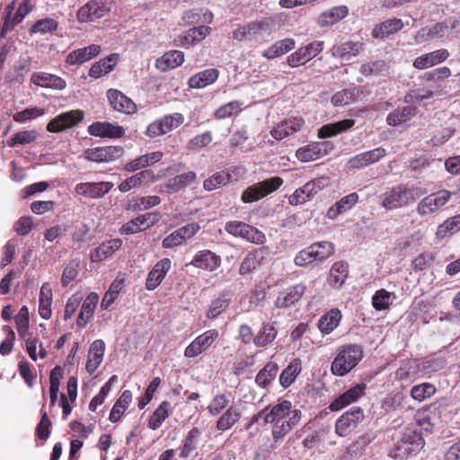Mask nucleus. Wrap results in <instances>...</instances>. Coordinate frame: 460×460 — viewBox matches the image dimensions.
Instances as JSON below:
<instances>
[{"label": "nucleus", "mask_w": 460, "mask_h": 460, "mask_svg": "<svg viewBox=\"0 0 460 460\" xmlns=\"http://www.w3.org/2000/svg\"><path fill=\"white\" fill-rule=\"evenodd\" d=\"M158 221V217L154 213H146L128 221L119 230L122 234H132L144 231L154 226Z\"/></svg>", "instance_id": "17"}, {"label": "nucleus", "mask_w": 460, "mask_h": 460, "mask_svg": "<svg viewBox=\"0 0 460 460\" xmlns=\"http://www.w3.org/2000/svg\"><path fill=\"white\" fill-rule=\"evenodd\" d=\"M449 57L446 49H437L417 57L413 61V67L424 70L444 62Z\"/></svg>", "instance_id": "22"}, {"label": "nucleus", "mask_w": 460, "mask_h": 460, "mask_svg": "<svg viewBox=\"0 0 460 460\" xmlns=\"http://www.w3.org/2000/svg\"><path fill=\"white\" fill-rule=\"evenodd\" d=\"M119 56L111 54L109 57L95 62L89 70V75L93 78H100L109 74L116 66Z\"/></svg>", "instance_id": "40"}, {"label": "nucleus", "mask_w": 460, "mask_h": 460, "mask_svg": "<svg viewBox=\"0 0 460 460\" xmlns=\"http://www.w3.org/2000/svg\"><path fill=\"white\" fill-rule=\"evenodd\" d=\"M348 13L349 8L346 5L334 6L322 13L317 17L316 23L320 27L332 26L345 18Z\"/></svg>", "instance_id": "28"}, {"label": "nucleus", "mask_w": 460, "mask_h": 460, "mask_svg": "<svg viewBox=\"0 0 460 460\" xmlns=\"http://www.w3.org/2000/svg\"><path fill=\"white\" fill-rule=\"evenodd\" d=\"M395 295L385 289L377 290L372 297V305L377 311H382L389 308Z\"/></svg>", "instance_id": "57"}, {"label": "nucleus", "mask_w": 460, "mask_h": 460, "mask_svg": "<svg viewBox=\"0 0 460 460\" xmlns=\"http://www.w3.org/2000/svg\"><path fill=\"white\" fill-rule=\"evenodd\" d=\"M452 193L447 190L433 192L422 198L416 206V213L425 219L433 218L451 199Z\"/></svg>", "instance_id": "5"}, {"label": "nucleus", "mask_w": 460, "mask_h": 460, "mask_svg": "<svg viewBox=\"0 0 460 460\" xmlns=\"http://www.w3.org/2000/svg\"><path fill=\"white\" fill-rule=\"evenodd\" d=\"M105 352V343L102 340H95L90 346L86 362V371L93 374L101 365Z\"/></svg>", "instance_id": "26"}, {"label": "nucleus", "mask_w": 460, "mask_h": 460, "mask_svg": "<svg viewBox=\"0 0 460 460\" xmlns=\"http://www.w3.org/2000/svg\"><path fill=\"white\" fill-rule=\"evenodd\" d=\"M15 8V1H12L5 8V15L4 24L0 31V37L4 38L7 32L12 31L19 24L31 11L30 0H22L19 7L12 17V13Z\"/></svg>", "instance_id": "9"}, {"label": "nucleus", "mask_w": 460, "mask_h": 460, "mask_svg": "<svg viewBox=\"0 0 460 460\" xmlns=\"http://www.w3.org/2000/svg\"><path fill=\"white\" fill-rule=\"evenodd\" d=\"M305 291V286L297 284L288 288L285 292L279 295L276 300V306L279 308H286L297 302Z\"/></svg>", "instance_id": "31"}, {"label": "nucleus", "mask_w": 460, "mask_h": 460, "mask_svg": "<svg viewBox=\"0 0 460 460\" xmlns=\"http://www.w3.org/2000/svg\"><path fill=\"white\" fill-rule=\"evenodd\" d=\"M100 51L101 47L99 45L92 44L88 47L78 49L70 52L67 55L66 61L71 66L81 65L96 57Z\"/></svg>", "instance_id": "29"}, {"label": "nucleus", "mask_w": 460, "mask_h": 460, "mask_svg": "<svg viewBox=\"0 0 460 460\" xmlns=\"http://www.w3.org/2000/svg\"><path fill=\"white\" fill-rule=\"evenodd\" d=\"M230 181V175L225 172H218L208 178L203 182L206 190L211 191Z\"/></svg>", "instance_id": "63"}, {"label": "nucleus", "mask_w": 460, "mask_h": 460, "mask_svg": "<svg viewBox=\"0 0 460 460\" xmlns=\"http://www.w3.org/2000/svg\"><path fill=\"white\" fill-rule=\"evenodd\" d=\"M218 75L217 69L208 68L192 75L189 79L188 84L190 88L201 89L216 82Z\"/></svg>", "instance_id": "34"}, {"label": "nucleus", "mask_w": 460, "mask_h": 460, "mask_svg": "<svg viewBox=\"0 0 460 460\" xmlns=\"http://www.w3.org/2000/svg\"><path fill=\"white\" fill-rule=\"evenodd\" d=\"M210 30V27L208 26L193 27L179 35L175 40L178 45L186 48L203 40L209 34Z\"/></svg>", "instance_id": "27"}, {"label": "nucleus", "mask_w": 460, "mask_h": 460, "mask_svg": "<svg viewBox=\"0 0 460 460\" xmlns=\"http://www.w3.org/2000/svg\"><path fill=\"white\" fill-rule=\"evenodd\" d=\"M427 193L426 189L417 183H400L379 195L380 207L394 210L408 207Z\"/></svg>", "instance_id": "2"}, {"label": "nucleus", "mask_w": 460, "mask_h": 460, "mask_svg": "<svg viewBox=\"0 0 460 460\" xmlns=\"http://www.w3.org/2000/svg\"><path fill=\"white\" fill-rule=\"evenodd\" d=\"M218 338V332L215 329L206 331L195 338L184 350L186 358H195L206 351Z\"/></svg>", "instance_id": "14"}, {"label": "nucleus", "mask_w": 460, "mask_h": 460, "mask_svg": "<svg viewBox=\"0 0 460 460\" xmlns=\"http://www.w3.org/2000/svg\"><path fill=\"white\" fill-rule=\"evenodd\" d=\"M113 187L109 181L81 182L75 185V192L88 199H99L107 194Z\"/></svg>", "instance_id": "16"}, {"label": "nucleus", "mask_w": 460, "mask_h": 460, "mask_svg": "<svg viewBox=\"0 0 460 460\" xmlns=\"http://www.w3.org/2000/svg\"><path fill=\"white\" fill-rule=\"evenodd\" d=\"M274 26L272 18H262L239 26L232 32L233 39L242 40H259L264 34H270Z\"/></svg>", "instance_id": "6"}, {"label": "nucleus", "mask_w": 460, "mask_h": 460, "mask_svg": "<svg viewBox=\"0 0 460 460\" xmlns=\"http://www.w3.org/2000/svg\"><path fill=\"white\" fill-rule=\"evenodd\" d=\"M38 137V132L34 129L23 130L15 133L8 141V146L13 147L18 145H27L33 142Z\"/></svg>", "instance_id": "62"}, {"label": "nucleus", "mask_w": 460, "mask_h": 460, "mask_svg": "<svg viewBox=\"0 0 460 460\" xmlns=\"http://www.w3.org/2000/svg\"><path fill=\"white\" fill-rule=\"evenodd\" d=\"M347 276V265L341 261L335 262L330 270V284L335 288H340L344 283Z\"/></svg>", "instance_id": "55"}, {"label": "nucleus", "mask_w": 460, "mask_h": 460, "mask_svg": "<svg viewBox=\"0 0 460 460\" xmlns=\"http://www.w3.org/2000/svg\"><path fill=\"white\" fill-rule=\"evenodd\" d=\"M184 61V54L180 50H171L156 60V67L167 71L180 66Z\"/></svg>", "instance_id": "37"}, {"label": "nucleus", "mask_w": 460, "mask_h": 460, "mask_svg": "<svg viewBox=\"0 0 460 460\" xmlns=\"http://www.w3.org/2000/svg\"><path fill=\"white\" fill-rule=\"evenodd\" d=\"M364 419L363 411L359 407H353L343 413L336 421V433L341 437L350 434Z\"/></svg>", "instance_id": "11"}, {"label": "nucleus", "mask_w": 460, "mask_h": 460, "mask_svg": "<svg viewBox=\"0 0 460 460\" xmlns=\"http://www.w3.org/2000/svg\"><path fill=\"white\" fill-rule=\"evenodd\" d=\"M122 155V149L117 146L90 148L84 151L86 160L96 163H108L118 159Z\"/></svg>", "instance_id": "18"}, {"label": "nucleus", "mask_w": 460, "mask_h": 460, "mask_svg": "<svg viewBox=\"0 0 460 460\" xmlns=\"http://www.w3.org/2000/svg\"><path fill=\"white\" fill-rule=\"evenodd\" d=\"M80 270V261L77 259L71 260L65 267L62 277L61 284L64 288L67 287L70 282L75 280Z\"/></svg>", "instance_id": "60"}, {"label": "nucleus", "mask_w": 460, "mask_h": 460, "mask_svg": "<svg viewBox=\"0 0 460 460\" xmlns=\"http://www.w3.org/2000/svg\"><path fill=\"white\" fill-rule=\"evenodd\" d=\"M121 244L122 241L120 239H111L102 243L91 252L90 259L93 262L102 261L118 251L121 247Z\"/></svg>", "instance_id": "32"}, {"label": "nucleus", "mask_w": 460, "mask_h": 460, "mask_svg": "<svg viewBox=\"0 0 460 460\" xmlns=\"http://www.w3.org/2000/svg\"><path fill=\"white\" fill-rule=\"evenodd\" d=\"M356 101L354 89H344L337 92L332 97V103L334 106H345Z\"/></svg>", "instance_id": "64"}, {"label": "nucleus", "mask_w": 460, "mask_h": 460, "mask_svg": "<svg viewBox=\"0 0 460 460\" xmlns=\"http://www.w3.org/2000/svg\"><path fill=\"white\" fill-rule=\"evenodd\" d=\"M460 231V214L448 217L442 224H440L436 231V237L438 239H444L451 236Z\"/></svg>", "instance_id": "47"}, {"label": "nucleus", "mask_w": 460, "mask_h": 460, "mask_svg": "<svg viewBox=\"0 0 460 460\" xmlns=\"http://www.w3.org/2000/svg\"><path fill=\"white\" fill-rule=\"evenodd\" d=\"M363 49L360 42L347 41L332 48V55L340 58L342 61H349Z\"/></svg>", "instance_id": "36"}, {"label": "nucleus", "mask_w": 460, "mask_h": 460, "mask_svg": "<svg viewBox=\"0 0 460 460\" xmlns=\"http://www.w3.org/2000/svg\"><path fill=\"white\" fill-rule=\"evenodd\" d=\"M110 11L105 0H91L81 6L77 12V19L80 22H93L106 15Z\"/></svg>", "instance_id": "13"}, {"label": "nucleus", "mask_w": 460, "mask_h": 460, "mask_svg": "<svg viewBox=\"0 0 460 460\" xmlns=\"http://www.w3.org/2000/svg\"><path fill=\"white\" fill-rule=\"evenodd\" d=\"M302 412L291 402L284 400L270 408L265 423L271 426L270 448L276 449L284 438L300 422Z\"/></svg>", "instance_id": "1"}, {"label": "nucleus", "mask_w": 460, "mask_h": 460, "mask_svg": "<svg viewBox=\"0 0 460 460\" xmlns=\"http://www.w3.org/2000/svg\"><path fill=\"white\" fill-rule=\"evenodd\" d=\"M362 358L363 350L359 345H342L336 349L331 371L334 376H344L359 363Z\"/></svg>", "instance_id": "3"}, {"label": "nucleus", "mask_w": 460, "mask_h": 460, "mask_svg": "<svg viewBox=\"0 0 460 460\" xmlns=\"http://www.w3.org/2000/svg\"><path fill=\"white\" fill-rule=\"evenodd\" d=\"M131 401V392L128 390H125L113 405L109 417L110 420L111 422H117L123 415L124 411L128 409Z\"/></svg>", "instance_id": "50"}, {"label": "nucleus", "mask_w": 460, "mask_h": 460, "mask_svg": "<svg viewBox=\"0 0 460 460\" xmlns=\"http://www.w3.org/2000/svg\"><path fill=\"white\" fill-rule=\"evenodd\" d=\"M84 111L81 110H73L63 112L52 119L47 125L49 132H61L72 128L81 122L84 119Z\"/></svg>", "instance_id": "12"}, {"label": "nucleus", "mask_w": 460, "mask_h": 460, "mask_svg": "<svg viewBox=\"0 0 460 460\" xmlns=\"http://www.w3.org/2000/svg\"><path fill=\"white\" fill-rule=\"evenodd\" d=\"M171 404L164 401L152 413L148 420V428L156 430L170 415Z\"/></svg>", "instance_id": "51"}, {"label": "nucleus", "mask_w": 460, "mask_h": 460, "mask_svg": "<svg viewBox=\"0 0 460 460\" xmlns=\"http://www.w3.org/2000/svg\"><path fill=\"white\" fill-rule=\"evenodd\" d=\"M283 184V179L275 176L254 183L246 188L241 196L243 203H252L277 190Z\"/></svg>", "instance_id": "7"}, {"label": "nucleus", "mask_w": 460, "mask_h": 460, "mask_svg": "<svg viewBox=\"0 0 460 460\" xmlns=\"http://www.w3.org/2000/svg\"><path fill=\"white\" fill-rule=\"evenodd\" d=\"M88 133L94 137L119 138L124 135L125 130L119 125L97 121L88 127Z\"/></svg>", "instance_id": "23"}, {"label": "nucleus", "mask_w": 460, "mask_h": 460, "mask_svg": "<svg viewBox=\"0 0 460 460\" xmlns=\"http://www.w3.org/2000/svg\"><path fill=\"white\" fill-rule=\"evenodd\" d=\"M163 157V153L156 151L150 154L141 155L135 160L126 164L125 170L128 172H136L146 166L153 165L159 162Z\"/></svg>", "instance_id": "42"}, {"label": "nucleus", "mask_w": 460, "mask_h": 460, "mask_svg": "<svg viewBox=\"0 0 460 460\" xmlns=\"http://www.w3.org/2000/svg\"><path fill=\"white\" fill-rule=\"evenodd\" d=\"M261 259L262 252L261 250L250 252L243 260L239 268V273L241 275H246L252 272L260 264Z\"/></svg>", "instance_id": "56"}, {"label": "nucleus", "mask_w": 460, "mask_h": 460, "mask_svg": "<svg viewBox=\"0 0 460 460\" xmlns=\"http://www.w3.org/2000/svg\"><path fill=\"white\" fill-rule=\"evenodd\" d=\"M242 417V409L238 405H231L217 420V429L226 431L231 429Z\"/></svg>", "instance_id": "38"}, {"label": "nucleus", "mask_w": 460, "mask_h": 460, "mask_svg": "<svg viewBox=\"0 0 460 460\" xmlns=\"http://www.w3.org/2000/svg\"><path fill=\"white\" fill-rule=\"evenodd\" d=\"M183 121L184 117L181 113L165 115L149 124L146 133L149 137H156L177 128Z\"/></svg>", "instance_id": "8"}, {"label": "nucleus", "mask_w": 460, "mask_h": 460, "mask_svg": "<svg viewBox=\"0 0 460 460\" xmlns=\"http://www.w3.org/2000/svg\"><path fill=\"white\" fill-rule=\"evenodd\" d=\"M311 252L315 261H323L334 253V245L331 242H317L310 246Z\"/></svg>", "instance_id": "53"}, {"label": "nucleus", "mask_w": 460, "mask_h": 460, "mask_svg": "<svg viewBox=\"0 0 460 460\" xmlns=\"http://www.w3.org/2000/svg\"><path fill=\"white\" fill-rule=\"evenodd\" d=\"M107 98L111 108L119 112L132 114L137 110L134 102L118 90H108Z\"/></svg>", "instance_id": "20"}, {"label": "nucleus", "mask_w": 460, "mask_h": 460, "mask_svg": "<svg viewBox=\"0 0 460 460\" xmlns=\"http://www.w3.org/2000/svg\"><path fill=\"white\" fill-rule=\"evenodd\" d=\"M402 27L403 22L401 19H387L375 26L372 31V36L376 39H384L399 31Z\"/></svg>", "instance_id": "33"}, {"label": "nucleus", "mask_w": 460, "mask_h": 460, "mask_svg": "<svg viewBox=\"0 0 460 460\" xmlns=\"http://www.w3.org/2000/svg\"><path fill=\"white\" fill-rule=\"evenodd\" d=\"M195 179L196 173L194 172H187L171 178L165 184L164 188L168 189L172 192H177L185 189L187 186L192 183Z\"/></svg>", "instance_id": "49"}, {"label": "nucleus", "mask_w": 460, "mask_h": 460, "mask_svg": "<svg viewBox=\"0 0 460 460\" xmlns=\"http://www.w3.org/2000/svg\"><path fill=\"white\" fill-rule=\"evenodd\" d=\"M415 108L411 106L399 107L388 114L386 122L390 126H400L406 123L415 115Z\"/></svg>", "instance_id": "43"}, {"label": "nucleus", "mask_w": 460, "mask_h": 460, "mask_svg": "<svg viewBox=\"0 0 460 460\" xmlns=\"http://www.w3.org/2000/svg\"><path fill=\"white\" fill-rule=\"evenodd\" d=\"M355 120L351 119H343L335 123L325 124L318 129L319 138H327L341 134L351 128Z\"/></svg>", "instance_id": "35"}, {"label": "nucleus", "mask_w": 460, "mask_h": 460, "mask_svg": "<svg viewBox=\"0 0 460 460\" xmlns=\"http://www.w3.org/2000/svg\"><path fill=\"white\" fill-rule=\"evenodd\" d=\"M331 147L330 142H312L296 152V158L301 162H311L317 160L328 154Z\"/></svg>", "instance_id": "15"}, {"label": "nucleus", "mask_w": 460, "mask_h": 460, "mask_svg": "<svg viewBox=\"0 0 460 460\" xmlns=\"http://www.w3.org/2000/svg\"><path fill=\"white\" fill-rule=\"evenodd\" d=\"M233 294L230 291H224L220 294L218 298L213 300L207 312V317L214 319L224 312L230 305Z\"/></svg>", "instance_id": "46"}, {"label": "nucleus", "mask_w": 460, "mask_h": 460, "mask_svg": "<svg viewBox=\"0 0 460 460\" xmlns=\"http://www.w3.org/2000/svg\"><path fill=\"white\" fill-rule=\"evenodd\" d=\"M302 370V363L298 358L293 359L288 367L282 371L279 376V383L287 388L296 380Z\"/></svg>", "instance_id": "48"}, {"label": "nucleus", "mask_w": 460, "mask_h": 460, "mask_svg": "<svg viewBox=\"0 0 460 460\" xmlns=\"http://www.w3.org/2000/svg\"><path fill=\"white\" fill-rule=\"evenodd\" d=\"M239 234L238 237L252 243L263 244L266 242V236L261 231L246 223H244L243 230Z\"/></svg>", "instance_id": "58"}, {"label": "nucleus", "mask_w": 460, "mask_h": 460, "mask_svg": "<svg viewBox=\"0 0 460 460\" xmlns=\"http://www.w3.org/2000/svg\"><path fill=\"white\" fill-rule=\"evenodd\" d=\"M358 201V195L352 192L337 201L327 210L326 217L335 219L338 216L350 210Z\"/></svg>", "instance_id": "30"}, {"label": "nucleus", "mask_w": 460, "mask_h": 460, "mask_svg": "<svg viewBox=\"0 0 460 460\" xmlns=\"http://www.w3.org/2000/svg\"><path fill=\"white\" fill-rule=\"evenodd\" d=\"M295 47V40L291 38H286L276 41L274 44L265 49L262 56L268 59H273L289 52Z\"/></svg>", "instance_id": "41"}, {"label": "nucleus", "mask_w": 460, "mask_h": 460, "mask_svg": "<svg viewBox=\"0 0 460 460\" xmlns=\"http://www.w3.org/2000/svg\"><path fill=\"white\" fill-rule=\"evenodd\" d=\"M200 434L201 432L198 428H193L189 431L181 447V457L187 458L196 450Z\"/></svg>", "instance_id": "54"}, {"label": "nucleus", "mask_w": 460, "mask_h": 460, "mask_svg": "<svg viewBox=\"0 0 460 460\" xmlns=\"http://www.w3.org/2000/svg\"><path fill=\"white\" fill-rule=\"evenodd\" d=\"M63 370L61 367L56 366L50 372L49 376V397L50 403L54 405L58 399L59 391L60 378L62 377Z\"/></svg>", "instance_id": "59"}, {"label": "nucleus", "mask_w": 460, "mask_h": 460, "mask_svg": "<svg viewBox=\"0 0 460 460\" xmlns=\"http://www.w3.org/2000/svg\"><path fill=\"white\" fill-rule=\"evenodd\" d=\"M279 367L274 362H268L265 367L258 373L255 378L256 384L263 388H267L275 379L278 374Z\"/></svg>", "instance_id": "52"}, {"label": "nucleus", "mask_w": 460, "mask_h": 460, "mask_svg": "<svg viewBox=\"0 0 460 460\" xmlns=\"http://www.w3.org/2000/svg\"><path fill=\"white\" fill-rule=\"evenodd\" d=\"M421 435L411 429H408L391 450L390 456L398 460H408L416 456L423 447Z\"/></svg>", "instance_id": "4"}, {"label": "nucleus", "mask_w": 460, "mask_h": 460, "mask_svg": "<svg viewBox=\"0 0 460 460\" xmlns=\"http://www.w3.org/2000/svg\"><path fill=\"white\" fill-rule=\"evenodd\" d=\"M367 385L365 384H358L341 395H339L330 405L332 411H340L349 404L357 402L365 394Z\"/></svg>", "instance_id": "19"}, {"label": "nucleus", "mask_w": 460, "mask_h": 460, "mask_svg": "<svg viewBox=\"0 0 460 460\" xmlns=\"http://www.w3.org/2000/svg\"><path fill=\"white\" fill-rule=\"evenodd\" d=\"M99 296L95 293H90L84 299L76 323L79 327H84L88 321L93 317L96 308Z\"/></svg>", "instance_id": "39"}, {"label": "nucleus", "mask_w": 460, "mask_h": 460, "mask_svg": "<svg viewBox=\"0 0 460 460\" xmlns=\"http://www.w3.org/2000/svg\"><path fill=\"white\" fill-rule=\"evenodd\" d=\"M278 332L275 326L270 323H262L260 331L253 338V343L257 347H266L277 337Z\"/></svg>", "instance_id": "45"}, {"label": "nucleus", "mask_w": 460, "mask_h": 460, "mask_svg": "<svg viewBox=\"0 0 460 460\" xmlns=\"http://www.w3.org/2000/svg\"><path fill=\"white\" fill-rule=\"evenodd\" d=\"M190 263L196 268L213 271L220 266L221 258L209 250H203L195 254Z\"/></svg>", "instance_id": "25"}, {"label": "nucleus", "mask_w": 460, "mask_h": 460, "mask_svg": "<svg viewBox=\"0 0 460 460\" xmlns=\"http://www.w3.org/2000/svg\"><path fill=\"white\" fill-rule=\"evenodd\" d=\"M31 82L42 88L62 91L66 87V82L60 76L46 73L35 72L31 75Z\"/></svg>", "instance_id": "21"}, {"label": "nucleus", "mask_w": 460, "mask_h": 460, "mask_svg": "<svg viewBox=\"0 0 460 460\" xmlns=\"http://www.w3.org/2000/svg\"><path fill=\"white\" fill-rule=\"evenodd\" d=\"M171 261L170 259H163L159 261L151 271L148 273L146 281V288L147 290L155 289L164 279L166 273L171 269Z\"/></svg>", "instance_id": "24"}, {"label": "nucleus", "mask_w": 460, "mask_h": 460, "mask_svg": "<svg viewBox=\"0 0 460 460\" xmlns=\"http://www.w3.org/2000/svg\"><path fill=\"white\" fill-rule=\"evenodd\" d=\"M341 319V312L332 309L319 319L318 328L322 333L329 334L339 325Z\"/></svg>", "instance_id": "44"}, {"label": "nucleus", "mask_w": 460, "mask_h": 460, "mask_svg": "<svg viewBox=\"0 0 460 460\" xmlns=\"http://www.w3.org/2000/svg\"><path fill=\"white\" fill-rule=\"evenodd\" d=\"M323 46V41L315 40L305 47H301L288 57L287 63L291 67L303 66L321 53Z\"/></svg>", "instance_id": "10"}, {"label": "nucleus", "mask_w": 460, "mask_h": 460, "mask_svg": "<svg viewBox=\"0 0 460 460\" xmlns=\"http://www.w3.org/2000/svg\"><path fill=\"white\" fill-rule=\"evenodd\" d=\"M435 393L436 387L430 383L414 385L411 390V397L418 402L430 398Z\"/></svg>", "instance_id": "61"}]
</instances>
